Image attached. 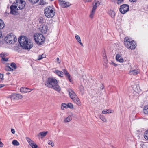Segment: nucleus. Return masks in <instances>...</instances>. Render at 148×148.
Instances as JSON below:
<instances>
[{
    "instance_id": "22",
    "label": "nucleus",
    "mask_w": 148,
    "mask_h": 148,
    "mask_svg": "<svg viewBox=\"0 0 148 148\" xmlns=\"http://www.w3.org/2000/svg\"><path fill=\"white\" fill-rule=\"evenodd\" d=\"M140 73L139 71L138 70H133L130 71L129 72V74L132 75H136Z\"/></svg>"
},
{
    "instance_id": "7",
    "label": "nucleus",
    "mask_w": 148,
    "mask_h": 148,
    "mask_svg": "<svg viewBox=\"0 0 148 148\" xmlns=\"http://www.w3.org/2000/svg\"><path fill=\"white\" fill-rule=\"evenodd\" d=\"M14 4L18 7V8L21 10L25 7V2L23 0H17L16 3Z\"/></svg>"
},
{
    "instance_id": "10",
    "label": "nucleus",
    "mask_w": 148,
    "mask_h": 148,
    "mask_svg": "<svg viewBox=\"0 0 148 148\" xmlns=\"http://www.w3.org/2000/svg\"><path fill=\"white\" fill-rule=\"evenodd\" d=\"M10 13L14 15H15L18 12V11L20 10L18 7L14 4L12 5L10 7Z\"/></svg>"
},
{
    "instance_id": "6",
    "label": "nucleus",
    "mask_w": 148,
    "mask_h": 148,
    "mask_svg": "<svg viewBox=\"0 0 148 148\" xmlns=\"http://www.w3.org/2000/svg\"><path fill=\"white\" fill-rule=\"evenodd\" d=\"M5 40L7 43L11 44L16 42L17 39L14 34H10L6 36L5 38Z\"/></svg>"
},
{
    "instance_id": "36",
    "label": "nucleus",
    "mask_w": 148,
    "mask_h": 148,
    "mask_svg": "<svg viewBox=\"0 0 148 148\" xmlns=\"http://www.w3.org/2000/svg\"><path fill=\"white\" fill-rule=\"evenodd\" d=\"M5 69L6 70L8 71H12L13 70V69H12L11 68L8 66H7L5 67Z\"/></svg>"
},
{
    "instance_id": "21",
    "label": "nucleus",
    "mask_w": 148,
    "mask_h": 148,
    "mask_svg": "<svg viewBox=\"0 0 148 148\" xmlns=\"http://www.w3.org/2000/svg\"><path fill=\"white\" fill-rule=\"evenodd\" d=\"M108 14L112 18L114 17L115 15V12L113 10H109L108 12Z\"/></svg>"
},
{
    "instance_id": "45",
    "label": "nucleus",
    "mask_w": 148,
    "mask_h": 148,
    "mask_svg": "<svg viewBox=\"0 0 148 148\" xmlns=\"http://www.w3.org/2000/svg\"><path fill=\"white\" fill-rule=\"evenodd\" d=\"M3 74H0V81L2 80L3 78Z\"/></svg>"
},
{
    "instance_id": "16",
    "label": "nucleus",
    "mask_w": 148,
    "mask_h": 148,
    "mask_svg": "<svg viewBox=\"0 0 148 148\" xmlns=\"http://www.w3.org/2000/svg\"><path fill=\"white\" fill-rule=\"evenodd\" d=\"M62 70L64 74H65L66 77L71 82H72V81L71 78V75L65 69H63Z\"/></svg>"
},
{
    "instance_id": "44",
    "label": "nucleus",
    "mask_w": 148,
    "mask_h": 148,
    "mask_svg": "<svg viewBox=\"0 0 148 148\" xmlns=\"http://www.w3.org/2000/svg\"><path fill=\"white\" fill-rule=\"evenodd\" d=\"M102 113L103 114H106L107 113H109V112H107V110H103L102 111Z\"/></svg>"
},
{
    "instance_id": "18",
    "label": "nucleus",
    "mask_w": 148,
    "mask_h": 148,
    "mask_svg": "<svg viewBox=\"0 0 148 148\" xmlns=\"http://www.w3.org/2000/svg\"><path fill=\"white\" fill-rule=\"evenodd\" d=\"M31 90V89L25 87H22L20 90V91L21 92L24 93L29 92Z\"/></svg>"
},
{
    "instance_id": "27",
    "label": "nucleus",
    "mask_w": 148,
    "mask_h": 148,
    "mask_svg": "<svg viewBox=\"0 0 148 148\" xmlns=\"http://www.w3.org/2000/svg\"><path fill=\"white\" fill-rule=\"evenodd\" d=\"M75 38L78 41V42L80 44V45L82 46H83V44L81 42V41L80 39V36L78 35H76L75 36Z\"/></svg>"
},
{
    "instance_id": "37",
    "label": "nucleus",
    "mask_w": 148,
    "mask_h": 148,
    "mask_svg": "<svg viewBox=\"0 0 148 148\" xmlns=\"http://www.w3.org/2000/svg\"><path fill=\"white\" fill-rule=\"evenodd\" d=\"M46 57L45 55V54H43L41 55H40L38 57V60H40Z\"/></svg>"
},
{
    "instance_id": "14",
    "label": "nucleus",
    "mask_w": 148,
    "mask_h": 148,
    "mask_svg": "<svg viewBox=\"0 0 148 148\" xmlns=\"http://www.w3.org/2000/svg\"><path fill=\"white\" fill-rule=\"evenodd\" d=\"M116 59L117 61L120 63H123L124 62V60L122 56L119 54L116 55Z\"/></svg>"
},
{
    "instance_id": "51",
    "label": "nucleus",
    "mask_w": 148,
    "mask_h": 148,
    "mask_svg": "<svg viewBox=\"0 0 148 148\" xmlns=\"http://www.w3.org/2000/svg\"><path fill=\"white\" fill-rule=\"evenodd\" d=\"M107 112H109V113H112L110 109H109L108 110H107Z\"/></svg>"
},
{
    "instance_id": "31",
    "label": "nucleus",
    "mask_w": 148,
    "mask_h": 148,
    "mask_svg": "<svg viewBox=\"0 0 148 148\" xmlns=\"http://www.w3.org/2000/svg\"><path fill=\"white\" fill-rule=\"evenodd\" d=\"M5 26V24L3 21L0 19V29H2Z\"/></svg>"
},
{
    "instance_id": "33",
    "label": "nucleus",
    "mask_w": 148,
    "mask_h": 148,
    "mask_svg": "<svg viewBox=\"0 0 148 148\" xmlns=\"http://www.w3.org/2000/svg\"><path fill=\"white\" fill-rule=\"evenodd\" d=\"M23 98V96L21 94L16 93V100L21 99Z\"/></svg>"
},
{
    "instance_id": "30",
    "label": "nucleus",
    "mask_w": 148,
    "mask_h": 148,
    "mask_svg": "<svg viewBox=\"0 0 148 148\" xmlns=\"http://www.w3.org/2000/svg\"><path fill=\"white\" fill-rule=\"evenodd\" d=\"M12 143L15 146H18L20 145L19 143L16 140H14L12 142Z\"/></svg>"
},
{
    "instance_id": "49",
    "label": "nucleus",
    "mask_w": 148,
    "mask_h": 148,
    "mask_svg": "<svg viewBox=\"0 0 148 148\" xmlns=\"http://www.w3.org/2000/svg\"><path fill=\"white\" fill-rule=\"evenodd\" d=\"M11 132L13 134H14L15 133V130L13 129H11Z\"/></svg>"
},
{
    "instance_id": "2",
    "label": "nucleus",
    "mask_w": 148,
    "mask_h": 148,
    "mask_svg": "<svg viewBox=\"0 0 148 148\" xmlns=\"http://www.w3.org/2000/svg\"><path fill=\"white\" fill-rule=\"evenodd\" d=\"M18 41L21 46L26 49H29L33 47L32 41L25 36H20Z\"/></svg>"
},
{
    "instance_id": "20",
    "label": "nucleus",
    "mask_w": 148,
    "mask_h": 148,
    "mask_svg": "<svg viewBox=\"0 0 148 148\" xmlns=\"http://www.w3.org/2000/svg\"><path fill=\"white\" fill-rule=\"evenodd\" d=\"M7 54L2 53L0 54V56L2 57V60L3 61H7L8 58L7 57Z\"/></svg>"
},
{
    "instance_id": "23",
    "label": "nucleus",
    "mask_w": 148,
    "mask_h": 148,
    "mask_svg": "<svg viewBox=\"0 0 148 148\" xmlns=\"http://www.w3.org/2000/svg\"><path fill=\"white\" fill-rule=\"evenodd\" d=\"M96 9L95 8H92V10H91L90 14L89 15V17L92 19L93 18L94 16L95 13Z\"/></svg>"
},
{
    "instance_id": "47",
    "label": "nucleus",
    "mask_w": 148,
    "mask_h": 148,
    "mask_svg": "<svg viewBox=\"0 0 148 148\" xmlns=\"http://www.w3.org/2000/svg\"><path fill=\"white\" fill-rule=\"evenodd\" d=\"M57 62L58 63L60 64L61 62V61L60 60L59 58L58 57L57 58Z\"/></svg>"
},
{
    "instance_id": "1",
    "label": "nucleus",
    "mask_w": 148,
    "mask_h": 148,
    "mask_svg": "<svg viewBox=\"0 0 148 148\" xmlns=\"http://www.w3.org/2000/svg\"><path fill=\"white\" fill-rule=\"evenodd\" d=\"M58 83V81L56 79L53 77H50L47 80L45 85L47 87L52 88L59 92L61 91V88Z\"/></svg>"
},
{
    "instance_id": "26",
    "label": "nucleus",
    "mask_w": 148,
    "mask_h": 148,
    "mask_svg": "<svg viewBox=\"0 0 148 148\" xmlns=\"http://www.w3.org/2000/svg\"><path fill=\"white\" fill-rule=\"evenodd\" d=\"M44 19L42 17H40L38 18L37 20V22L38 23V25L40 26V25L43 24L44 23Z\"/></svg>"
},
{
    "instance_id": "4",
    "label": "nucleus",
    "mask_w": 148,
    "mask_h": 148,
    "mask_svg": "<svg viewBox=\"0 0 148 148\" xmlns=\"http://www.w3.org/2000/svg\"><path fill=\"white\" fill-rule=\"evenodd\" d=\"M34 37L36 43L39 45H42L45 41V37L40 34H35Z\"/></svg>"
},
{
    "instance_id": "8",
    "label": "nucleus",
    "mask_w": 148,
    "mask_h": 148,
    "mask_svg": "<svg viewBox=\"0 0 148 148\" xmlns=\"http://www.w3.org/2000/svg\"><path fill=\"white\" fill-rule=\"evenodd\" d=\"M26 139L32 148H39L37 144L29 138L26 137Z\"/></svg>"
},
{
    "instance_id": "3",
    "label": "nucleus",
    "mask_w": 148,
    "mask_h": 148,
    "mask_svg": "<svg viewBox=\"0 0 148 148\" xmlns=\"http://www.w3.org/2000/svg\"><path fill=\"white\" fill-rule=\"evenodd\" d=\"M44 13L45 16L48 18L53 17L55 14L54 8L51 6H48L45 8Z\"/></svg>"
},
{
    "instance_id": "17",
    "label": "nucleus",
    "mask_w": 148,
    "mask_h": 148,
    "mask_svg": "<svg viewBox=\"0 0 148 148\" xmlns=\"http://www.w3.org/2000/svg\"><path fill=\"white\" fill-rule=\"evenodd\" d=\"M72 100L77 105L79 106L81 105L82 104L80 100L77 96L73 99H72Z\"/></svg>"
},
{
    "instance_id": "54",
    "label": "nucleus",
    "mask_w": 148,
    "mask_h": 148,
    "mask_svg": "<svg viewBox=\"0 0 148 148\" xmlns=\"http://www.w3.org/2000/svg\"><path fill=\"white\" fill-rule=\"evenodd\" d=\"M113 64H114V66H116V64L115 63H113Z\"/></svg>"
},
{
    "instance_id": "9",
    "label": "nucleus",
    "mask_w": 148,
    "mask_h": 148,
    "mask_svg": "<svg viewBox=\"0 0 148 148\" xmlns=\"http://www.w3.org/2000/svg\"><path fill=\"white\" fill-rule=\"evenodd\" d=\"M129 6L127 4H124L121 6L120 8V11L121 13L124 14L129 10Z\"/></svg>"
},
{
    "instance_id": "11",
    "label": "nucleus",
    "mask_w": 148,
    "mask_h": 148,
    "mask_svg": "<svg viewBox=\"0 0 148 148\" xmlns=\"http://www.w3.org/2000/svg\"><path fill=\"white\" fill-rule=\"evenodd\" d=\"M39 29L41 33L45 34L47 33L48 30V27L45 24H42V25H40Z\"/></svg>"
},
{
    "instance_id": "5",
    "label": "nucleus",
    "mask_w": 148,
    "mask_h": 148,
    "mask_svg": "<svg viewBox=\"0 0 148 148\" xmlns=\"http://www.w3.org/2000/svg\"><path fill=\"white\" fill-rule=\"evenodd\" d=\"M124 41L125 46L128 49H133L135 48L136 46L135 42L134 41L131 40L128 37H125Z\"/></svg>"
},
{
    "instance_id": "28",
    "label": "nucleus",
    "mask_w": 148,
    "mask_h": 148,
    "mask_svg": "<svg viewBox=\"0 0 148 148\" xmlns=\"http://www.w3.org/2000/svg\"><path fill=\"white\" fill-rule=\"evenodd\" d=\"M100 119L103 122H107V120L106 119L103 115L102 114H101L100 115Z\"/></svg>"
},
{
    "instance_id": "13",
    "label": "nucleus",
    "mask_w": 148,
    "mask_h": 148,
    "mask_svg": "<svg viewBox=\"0 0 148 148\" xmlns=\"http://www.w3.org/2000/svg\"><path fill=\"white\" fill-rule=\"evenodd\" d=\"M68 91L69 93L70 97L72 100L77 97L76 94L72 89H69Z\"/></svg>"
},
{
    "instance_id": "40",
    "label": "nucleus",
    "mask_w": 148,
    "mask_h": 148,
    "mask_svg": "<svg viewBox=\"0 0 148 148\" xmlns=\"http://www.w3.org/2000/svg\"><path fill=\"white\" fill-rule=\"evenodd\" d=\"M10 66L11 67V68L13 69V70L16 69V64L14 63H12L11 64Z\"/></svg>"
},
{
    "instance_id": "35",
    "label": "nucleus",
    "mask_w": 148,
    "mask_h": 148,
    "mask_svg": "<svg viewBox=\"0 0 148 148\" xmlns=\"http://www.w3.org/2000/svg\"><path fill=\"white\" fill-rule=\"evenodd\" d=\"M144 137L146 140H148V130L145 132L144 134Z\"/></svg>"
},
{
    "instance_id": "50",
    "label": "nucleus",
    "mask_w": 148,
    "mask_h": 148,
    "mask_svg": "<svg viewBox=\"0 0 148 148\" xmlns=\"http://www.w3.org/2000/svg\"><path fill=\"white\" fill-rule=\"evenodd\" d=\"M92 1V0H84V1L85 2H90Z\"/></svg>"
},
{
    "instance_id": "53",
    "label": "nucleus",
    "mask_w": 148,
    "mask_h": 148,
    "mask_svg": "<svg viewBox=\"0 0 148 148\" xmlns=\"http://www.w3.org/2000/svg\"><path fill=\"white\" fill-rule=\"evenodd\" d=\"M4 85L3 84H0V88H2V87L4 86Z\"/></svg>"
},
{
    "instance_id": "46",
    "label": "nucleus",
    "mask_w": 148,
    "mask_h": 148,
    "mask_svg": "<svg viewBox=\"0 0 148 148\" xmlns=\"http://www.w3.org/2000/svg\"><path fill=\"white\" fill-rule=\"evenodd\" d=\"M123 0H118L117 3L118 4H120L123 2Z\"/></svg>"
},
{
    "instance_id": "15",
    "label": "nucleus",
    "mask_w": 148,
    "mask_h": 148,
    "mask_svg": "<svg viewBox=\"0 0 148 148\" xmlns=\"http://www.w3.org/2000/svg\"><path fill=\"white\" fill-rule=\"evenodd\" d=\"M101 0H95L93 3V8H95L96 10L97 7L98 6L101 2Z\"/></svg>"
},
{
    "instance_id": "43",
    "label": "nucleus",
    "mask_w": 148,
    "mask_h": 148,
    "mask_svg": "<svg viewBox=\"0 0 148 148\" xmlns=\"http://www.w3.org/2000/svg\"><path fill=\"white\" fill-rule=\"evenodd\" d=\"M103 60L105 61L106 64L107 63V57L106 55H105L104 56H103Z\"/></svg>"
},
{
    "instance_id": "42",
    "label": "nucleus",
    "mask_w": 148,
    "mask_h": 148,
    "mask_svg": "<svg viewBox=\"0 0 148 148\" xmlns=\"http://www.w3.org/2000/svg\"><path fill=\"white\" fill-rule=\"evenodd\" d=\"M79 89L81 92H83L84 91V88L82 86H81L79 87Z\"/></svg>"
},
{
    "instance_id": "32",
    "label": "nucleus",
    "mask_w": 148,
    "mask_h": 148,
    "mask_svg": "<svg viewBox=\"0 0 148 148\" xmlns=\"http://www.w3.org/2000/svg\"><path fill=\"white\" fill-rule=\"evenodd\" d=\"M64 108L66 109L68 108V104L62 103L61 105V109L62 110H64Z\"/></svg>"
},
{
    "instance_id": "19",
    "label": "nucleus",
    "mask_w": 148,
    "mask_h": 148,
    "mask_svg": "<svg viewBox=\"0 0 148 148\" xmlns=\"http://www.w3.org/2000/svg\"><path fill=\"white\" fill-rule=\"evenodd\" d=\"M48 133V131H43L40 132L38 134V136L40 137L41 138H43L46 136Z\"/></svg>"
},
{
    "instance_id": "48",
    "label": "nucleus",
    "mask_w": 148,
    "mask_h": 148,
    "mask_svg": "<svg viewBox=\"0 0 148 148\" xmlns=\"http://www.w3.org/2000/svg\"><path fill=\"white\" fill-rule=\"evenodd\" d=\"M3 144L2 143V142L0 141V147H3Z\"/></svg>"
},
{
    "instance_id": "39",
    "label": "nucleus",
    "mask_w": 148,
    "mask_h": 148,
    "mask_svg": "<svg viewBox=\"0 0 148 148\" xmlns=\"http://www.w3.org/2000/svg\"><path fill=\"white\" fill-rule=\"evenodd\" d=\"M48 144L49 145H51V146L53 147L54 146V143L51 140H48Z\"/></svg>"
},
{
    "instance_id": "34",
    "label": "nucleus",
    "mask_w": 148,
    "mask_h": 148,
    "mask_svg": "<svg viewBox=\"0 0 148 148\" xmlns=\"http://www.w3.org/2000/svg\"><path fill=\"white\" fill-rule=\"evenodd\" d=\"M143 111L145 114H148V106L144 107L143 109Z\"/></svg>"
},
{
    "instance_id": "12",
    "label": "nucleus",
    "mask_w": 148,
    "mask_h": 148,
    "mask_svg": "<svg viewBox=\"0 0 148 148\" xmlns=\"http://www.w3.org/2000/svg\"><path fill=\"white\" fill-rule=\"evenodd\" d=\"M58 2L60 5L63 8L67 7L70 6L71 4L69 2H65L63 0H59Z\"/></svg>"
},
{
    "instance_id": "38",
    "label": "nucleus",
    "mask_w": 148,
    "mask_h": 148,
    "mask_svg": "<svg viewBox=\"0 0 148 148\" xmlns=\"http://www.w3.org/2000/svg\"><path fill=\"white\" fill-rule=\"evenodd\" d=\"M68 108H69L70 109H73V105L70 103H68Z\"/></svg>"
},
{
    "instance_id": "29",
    "label": "nucleus",
    "mask_w": 148,
    "mask_h": 148,
    "mask_svg": "<svg viewBox=\"0 0 148 148\" xmlns=\"http://www.w3.org/2000/svg\"><path fill=\"white\" fill-rule=\"evenodd\" d=\"M9 97L12 100H16V93H13L10 95Z\"/></svg>"
},
{
    "instance_id": "52",
    "label": "nucleus",
    "mask_w": 148,
    "mask_h": 148,
    "mask_svg": "<svg viewBox=\"0 0 148 148\" xmlns=\"http://www.w3.org/2000/svg\"><path fill=\"white\" fill-rule=\"evenodd\" d=\"M131 2H134L136 1V0H129Z\"/></svg>"
},
{
    "instance_id": "24",
    "label": "nucleus",
    "mask_w": 148,
    "mask_h": 148,
    "mask_svg": "<svg viewBox=\"0 0 148 148\" xmlns=\"http://www.w3.org/2000/svg\"><path fill=\"white\" fill-rule=\"evenodd\" d=\"M54 72L55 73H56L58 76L60 77L63 76L64 74L63 71H61L58 70H56L54 71Z\"/></svg>"
},
{
    "instance_id": "55",
    "label": "nucleus",
    "mask_w": 148,
    "mask_h": 148,
    "mask_svg": "<svg viewBox=\"0 0 148 148\" xmlns=\"http://www.w3.org/2000/svg\"><path fill=\"white\" fill-rule=\"evenodd\" d=\"M1 35H2V34H1V33L0 32V37H1Z\"/></svg>"
},
{
    "instance_id": "25",
    "label": "nucleus",
    "mask_w": 148,
    "mask_h": 148,
    "mask_svg": "<svg viewBox=\"0 0 148 148\" xmlns=\"http://www.w3.org/2000/svg\"><path fill=\"white\" fill-rule=\"evenodd\" d=\"M72 120V116L71 115H69L67 117L64 118V122L68 123L70 122Z\"/></svg>"
},
{
    "instance_id": "41",
    "label": "nucleus",
    "mask_w": 148,
    "mask_h": 148,
    "mask_svg": "<svg viewBox=\"0 0 148 148\" xmlns=\"http://www.w3.org/2000/svg\"><path fill=\"white\" fill-rule=\"evenodd\" d=\"M39 0H29L31 3L33 4L36 3H37Z\"/></svg>"
}]
</instances>
